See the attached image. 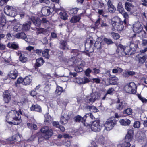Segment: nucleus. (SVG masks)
Listing matches in <instances>:
<instances>
[{"instance_id":"obj_1","label":"nucleus","mask_w":147,"mask_h":147,"mask_svg":"<svg viewBox=\"0 0 147 147\" xmlns=\"http://www.w3.org/2000/svg\"><path fill=\"white\" fill-rule=\"evenodd\" d=\"M20 113L17 111L12 110L8 112L6 116V120L10 125H18L22 121L20 114L22 115L20 109Z\"/></svg>"},{"instance_id":"obj_2","label":"nucleus","mask_w":147,"mask_h":147,"mask_svg":"<svg viewBox=\"0 0 147 147\" xmlns=\"http://www.w3.org/2000/svg\"><path fill=\"white\" fill-rule=\"evenodd\" d=\"M112 25L113 28L118 31H121L123 29V22L118 17L114 18L112 21Z\"/></svg>"},{"instance_id":"obj_3","label":"nucleus","mask_w":147,"mask_h":147,"mask_svg":"<svg viewBox=\"0 0 147 147\" xmlns=\"http://www.w3.org/2000/svg\"><path fill=\"white\" fill-rule=\"evenodd\" d=\"M134 130L129 129L126 135L124 142L122 144L121 147H130L131 144L130 142L131 141L133 137Z\"/></svg>"},{"instance_id":"obj_4","label":"nucleus","mask_w":147,"mask_h":147,"mask_svg":"<svg viewBox=\"0 0 147 147\" xmlns=\"http://www.w3.org/2000/svg\"><path fill=\"white\" fill-rule=\"evenodd\" d=\"M74 64L77 66L75 68V71L77 73L81 72L83 71L84 68L86 65L85 62L81 59L78 58L76 59L74 61Z\"/></svg>"},{"instance_id":"obj_5","label":"nucleus","mask_w":147,"mask_h":147,"mask_svg":"<svg viewBox=\"0 0 147 147\" xmlns=\"http://www.w3.org/2000/svg\"><path fill=\"white\" fill-rule=\"evenodd\" d=\"M139 51L141 53L136 56V61L140 65L143 64L146 59V55L144 53L147 51V47L144 49L140 50Z\"/></svg>"},{"instance_id":"obj_6","label":"nucleus","mask_w":147,"mask_h":147,"mask_svg":"<svg viewBox=\"0 0 147 147\" xmlns=\"http://www.w3.org/2000/svg\"><path fill=\"white\" fill-rule=\"evenodd\" d=\"M41 132L46 140H48L53 134V131L47 126L43 127L40 130Z\"/></svg>"},{"instance_id":"obj_7","label":"nucleus","mask_w":147,"mask_h":147,"mask_svg":"<svg viewBox=\"0 0 147 147\" xmlns=\"http://www.w3.org/2000/svg\"><path fill=\"white\" fill-rule=\"evenodd\" d=\"M124 89L128 93L135 94L136 92L137 86L133 82L125 85Z\"/></svg>"},{"instance_id":"obj_8","label":"nucleus","mask_w":147,"mask_h":147,"mask_svg":"<svg viewBox=\"0 0 147 147\" xmlns=\"http://www.w3.org/2000/svg\"><path fill=\"white\" fill-rule=\"evenodd\" d=\"M116 123L117 121L115 118L108 119L104 124L106 130L107 131L111 130L116 124Z\"/></svg>"},{"instance_id":"obj_9","label":"nucleus","mask_w":147,"mask_h":147,"mask_svg":"<svg viewBox=\"0 0 147 147\" xmlns=\"http://www.w3.org/2000/svg\"><path fill=\"white\" fill-rule=\"evenodd\" d=\"M100 120L98 119H96L92 123L91 128L92 131L98 132L100 131L102 126L100 125Z\"/></svg>"},{"instance_id":"obj_10","label":"nucleus","mask_w":147,"mask_h":147,"mask_svg":"<svg viewBox=\"0 0 147 147\" xmlns=\"http://www.w3.org/2000/svg\"><path fill=\"white\" fill-rule=\"evenodd\" d=\"M21 136L19 133L16 134L12 137H9L6 140L8 144H13L15 142H18L21 141Z\"/></svg>"},{"instance_id":"obj_11","label":"nucleus","mask_w":147,"mask_h":147,"mask_svg":"<svg viewBox=\"0 0 147 147\" xmlns=\"http://www.w3.org/2000/svg\"><path fill=\"white\" fill-rule=\"evenodd\" d=\"M140 42L138 40H136V42H130V46L131 49V53L132 55H133L136 53H138L139 51V47L138 44H140Z\"/></svg>"},{"instance_id":"obj_12","label":"nucleus","mask_w":147,"mask_h":147,"mask_svg":"<svg viewBox=\"0 0 147 147\" xmlns=\"http://www.w3.org/2000/svg\"><path fill=\"white\" fill-rule=\"evenodd\" d=\"M4 13L7 15L14 17L16 16V11L12 6L7 5L4 8Z\"/></svg>"},{"instance_id":"obj_13","label":"nucleus","mask_w":147,"mask_h":147,"mask_svg":"<svg viewBox=\"0 0 147 147\" xmlns=\"http://www.w3.org/2000/svg\"><path fill=\"white\" fill-rule=\"evenodd\" d=\"M95 26H97L100 25V26L103 28H107L109 26L108 25L106 22V20L102 19L100 16H98V18L95 22Z\"/></svg>"},{"instance_id":"obj_14","label":"nucleus","mask_w":147,"mask_h":147,"mask_svg":"<svg viewBox=\"0 0 147 147\" xmlns=\"http://www.w3.org/2000/svg\"><path fill=\"white\" fill-rule=\"evenodd\" d=\"M86 116L84 115L83 117L79 115L76 116L74 118V121L75 123H80L81 121L83 125L86 126Z\"/></svg>"},{"instance_id":"obj_15","label":"nucleus","mask_w":147,"mask_h":147,"mask_svg":"<svg viewBox=\"0 0 147 147\" xmlns=\"http://www.w3.org/2000/svg\"><path fill=\"white\" fill-rule=\"evenodd\" d=\"M133 30L136 33H140L142 30V26L140 23H136L133 25Z\"/></svg>"},{"instance_id":"obj_16","label":"nucleus","mask_w":147,"mask_h":147,"mask_svg":"<svg viewBox=\"0 0 147 147\" xmlns=\"http://www.w3.org/2000/svg\"><path fill=\"white\" fill-rule=\"evenodd\" d=\"M45 63V61L43 58L40 57L36 59L34 64V67L35 69L42 66Z\"/></svg>"},{"instance_id":"obj_17","label":"nucleus","mask_w":147,"mask_h":147,"mask_svg":"<svg viewBox=\"0 0 147 147\" xmlns=\"http://www.w3.org/2000/svg\"><path fill=\"white\" fill-rule=\"evenodd\" d=\"M3 100L5 103H8L11 100V96L7 90H5L3 93Z\"/></svg>"},{"instance_id":"obj_18","label":"nucleus","mask_w":147,"mask_h":147,"mask_svg":"<svg viewBox=\"0 0 147 147\" xmlns=\"http://www.w3.org/2000/svg\"><path fill=\"white\" fill-rule=\"evenodd\" d=\"M124 46L121 44H119L117 47L116 53L119 57L124 56L123 54Z\"/></svg>"},{"instance_id":"obj_19","label":"nucleus","mask_w":147,"mask_h":147,"mask_svg":"<svg viewBox=\"0 0 147 147\" xmlns=\"http://www.w3.org/2000/svg\"><path fill=\"white\" fill-rule=\"evenodd\" d=\"M59 48L63 50H65L69 49L68 45L66 41L61 40L59 42Z\"/></svg>"},{"instance_id":"obj_20","label":"nucleus","mask_w":147,"mask_h":147,"mask_svg":"<svg viewBox=\"0 0 147 147\" xmlns=\"http://www.w3.org/2000/svg\"><path fill=\"white\" fill-rule=\"evenodd\" d=\"M107 5L108 6V11L110 13H113L115 12L116 9L112 3L111 0H108Z\"/></svg>"},{"instance_id":"obj_21","label":"nucleus","mask_w":147,"mask_h":147,"mask_svg":"<svg viewBox=\"0 0 147 147\" xmlns=\"http://www.w3.org/2000/svg\"><path fill=\"white\" fill-rule=\"evenodd\" d=\"M31 20L36 26H39L41 24V20L38 17L36 18L35 16H32L31 17Z\"/></svg>"},{"instance_id":"obj_22","label":"nucleus","mask_w":147,"mask_h":147,"mask_svg":"<svg viewBox=\"0 0 147 147\" xmlns=\"http://www.w3.org/2000/svg\"><path fill=\"white\" fill-rule=\"evenodd\" d=\"M50 8L49 7H43L41 11V13L43 16H47L51 13L50 11Z\"/></svg>"},{"instance_id":"obj_23","label":"nucleus","mask_w":147,"mask_h":147,"mask_svg":"<svg viewBox=\"0 0 147 147\" xmlns=\"http://www.w3.org/2000/svg\"><path fill=\"white\" fill-rule=\"evenodd\" d=\"M30 110L32 111L41 112L42 110L40 106L38 104H32L30 107Z\"/></svg>"},{"instance_id":"obj_24","label":"nucleus","mask_w":147,"mask_h":147,"mask_svg":"<svg viewBox=\"0 0 147 147\" xmlns=\"http://www.w3.org/2000/svg\"><path fill=\"white\" fill-rule=\"evenodd\" d=\"M6 17L3 12L0 13V27H3L6 24Z\"/></svg>"},{"instance_id":"obj_25","label":"nucleus","mask_w":147,"mask_h":147,"mask_svg":"<svg viewBox=\"0 0 147 147\" xmlns=\"http://www.w3.org/2000/svg\"><path fill=\"white\" fill-rule=\"evenodd\" d=\"M70 117L68 115L65 116H62L60 118V123L62 125H65L67 123Z\"/></svg>"},{"instance_id":"obj_26","label":"nucleus","mask_w":147,"mask_h":147,"mask_svg":"<svg viewBox=\"0 0 147 147\" xmlns=\"http://www.w3.org/2000/svg\"><path fill=\"white\" fill-rule=\"evenodd\" d=\"M131 48L129 46H124L123 54L124 56L127 55L128 56L132 55L131 53Z\"/></svg>"},{"instance_id":"obj_27","label":"nucleus","mask_w":147,"mask_h":147,"mask_svg":"<svg viewBox=\"0 0 147 147\" xmlns=\"http://www.w3.org/2000/svg\"><path fill=\"white\" fill-rule=\"evenodd\" d=\"M18 74V71L16 69H14L11 70L10 74L9 76L10 78L12 79H15Z\"/></svg>"},{"instance_id":"obj_28","label":"nucleus","mask_w":147,"mask_h":147,"mask_svg":"<svg viewBox=\"0 0 147 147\" xmlns=\"http://www.w3.org/2000/svg\"><path fill=\"white\" fill-rule=\"evenodd\" d=\"M94 97L91 96H86L85 99V102L87 104H90V102H94L97 98L96 97L94 98Z\"/></svg>"},{"instance_id":"obj_29","label":"nucleus","mask_w":147,"mask_h":147,"mask_svg":"<svg viewBox=\"0 0 147 147\" xmlns=\"http://www.w3.org/2000/svg\"><path fill=\"white\" fill-rule=\"evenodd\" d=\"M118 80L115 76L111 77L109 79V83L110 84L117 85L118 83Z\"/></svg>"},{"instance_id":"obj_30","label":"nucleus","mask_w":147,"mask_h":147,"mask_svg":"<svg viewBox=\"0 0 147 147\" xmlns=\"http://www.w3.org/2000/svg\"><path fill=\"white\" fill-rule=\"evenodd\" d=\"M81 18L80 14L74 16L71 18L70 20V21L71 23H76L78 22Z\"/></svg>"},{"instance_id":"obj_31","label":"nucleus","mask_w":147,"mask_h":147,"mask_svg":"<svg viewBox=\"0 0 147 147\" xmlns=\"http://www.w3.org/2000/svg\"><path fill=\"white\" fill-rule=\"evenodd\" d=\"M31 22L28 21L26 22L22 25L23 30L27 31L30 28Z\"/></svg>"},{"instance_id":"obj_32","label":"nucleus","mask_w":147,"mask_h":147,"mask_svg":"<svg viewBox=\"0 0 147 147\" xmlns=\"http://www.w3.org/2000/svg\"><path fill=\"white\" fill-rule=\"evenodd\" d=\"M133 7V5L129 2H126L125 3V9L128 12L130 11Z\"/></svg>"},{"instance_id":"obj_33","label":"nucleus","mask_w":147,"mask_h":147,"mask_svg":"<svg viewBox=\"0 0 147 147\" xmlns=\"http://www.w3.org/2000/svg\"><path fill=\"white\" fill-rule=\"evenodd\" d=\"M102 49V45L100 43H99L97 42H96L94 45L93 51L94 49H97L98 52H101Z\"/></svg>"},{"instance_id":"obj_34","label":"nucleus","mask_w":147,"mask_h":147,"mask_svg":"<svg viewBox=\"0 0 147 147\" xmlns=\"http://www.w3.org/2000/svg\"><path fill=\"white\" fill-rule=\"evenodd\" d=\"M23 85L26 86L29 85L31 82L32 80L30 77L27 76L23 79Z\"/></svg>"},{"instance_id":"obj_35","label":"nucleus","mask_w":147,"mask_h":147,"mask_svg":"<svg viewBox=\"0 0 147 147\" xmlns=\"http://www.w3.org/2000/svg\"><path fill=\"white\" fill-rule=\"evenodd\" d=\"M125 103L123 101H121V103L116 105V109L119 110H121L125 107Z\"/></svg>"},{"instance_id":"obj_36","label":"nucleus","mask_w":147,"mask_h":147,"mask_svg":"<svg viewBox=\"0 0 147 147\" xmlns=\"http://www.w3.org/2000/svg\"><path fill=\"white\" fill-rule=\"evenodd\" d=\"M119 121L121 124L124 126L129 125L131 123V121L127 119H121Z\"/></svg>"},{"instance_id":"obj_37","label":"nucleus","mask_w":147,"mask_h":147,"mask_svg":"<svg viewBox=\"0 0 147 147\" xmlns=\"http://www.w3.org/2000/svg\"><path fill=\"white\" fill-rule=\"evenodd\" d=\"M64 92V90L62 87L57 86L55 90V93L57 96H59L61 94Z\"/></svg>"},{"instance_id":"obj_38","label":"nucleus","mask_w":147,"mask_h":147,"mask_svg":"<svg viewBox=\"0 0 147 147\" xmlns=\"http://www.w3.org/2000/svg\"><path fill=\"white\" fill-rule=\"evenodd\" d=\"M132 110L131 108H127L123 111V113L125 115V116H126L132 115Z\"/></svg>"},{"instance_id":"obj_39","label":"nucleus","mask_w":147,"mask_h":147,"mask_svg":"<svg viewBox=\"0 0 147 147\" xmlns=\"http://www.w3.org/2000/svg\"><path fill=\"white\" fill-rule=\"evenodd\" d=\"M15 37L17 38L24 39L26 37V34L23 32L17 33L15 35Z\"/></svg>"},{"instance_id":"obj_40","label":"nucleus","mask_w":147,"mask_h":147,"mask_svg":"<svg viewBox=\"0 0 147 147\" xmlns=\"http://www.w3.org/2000/svg\"><path fill=\"white\" fill-rule=\"evenodd\" d=\"M49 49H45L42 51V56L47 59H49L50 57V55L49 54Z\"/></svg>"},{"instance_id":"obj_41","label":"nucleus","mask_w":147,"mask_h":147,"mask_svg":"<svg viewBox=\"0 0 147 147\" xmlns=\"http://www.w3.org/2000/svg\"><path fill=\"white\" fill-rule=\"evenodd\" d=\"M79 9V8H72L70 9L69 11V14L71 15H74L76 14L78 11Z\"/></svg>"},{"instance_id":"obj_42","label":"nucleus","mask_w":147,"mask_h":147,"mask_svg":"<svg viewBox=\"0 0 147 147\" xmlns=\"http://www.w3.org/2000/svg\"><path fill=\"white\" fill-rule=\"evenodd\" d=\"M52 121V118L48 114L45 115V121L47 123H51Z\"/></svg>"},{"instance_id":"obj_43","label":"nucleus","mask_w":147,"mask_h":147,"mask_svg":"<svg viewBox=\"0 0 147 147\" xmlns=\"http://www.w3.org/2000/svg\"><path fill=\"white\" fill-rule=\"evenodd\" d=\"M117 10L120 13L124 12V11H125L121 2H119L118 4Z\"/></svg>"},{"instance_id":"obj_44","label":"nucleus","mask_w":147,"mask_h":147,"mask_svg":"<svg viewBox=\"0 0 147 147\" xmlns=\"http://www.w3.org/2000/svg\"><path fill=\"white\" fill-rule=\"evenodd\" d=\"M7 46L10 48L12 49L15 50H17L19 49V46L17 44L12 43H8L7 44Z\"/></svg>"},{"instance_id":"obj_45","label":"nucleus","mask_w":147,"mask_h":147,"mask_svg":"<svg viewBox=\"0 0 147 147\" xmlns=\"http://www.w3.org/2000/svg\"><path fill=\"white\" fill-rule=\"evenodd\" d=\"M134 74V72L132 71H125L123 72V76L125 78L128 77L130 75L132 76Z\"/></svg>"},{"instance_id":"obj_46","label":"nucleus","mask_w":147,"mask_h":147,"mask_svg":"<svg viewBox=\"0 0 147 147\" xmlns=\"http://www.w3.org/2000/svg\"><path fill=\"white\" fill-rule=\"evenodd\" d=\"M80 52L77 49H72L71 52L72 54V56L73 57H75L78 56L80 54Z\"/></svg>"},{"instance_id":"obj_47","label":"nucleus","mask_w":147,"mask_h":147,"mask_svg":"<svg viewBox=\"0 0 147 147\" xmlns=\"http://www.w3.org/2000/svg\"><path fill=\"white\" fill-rule=\"evenodd\" d=\"M59 15L60 16V18L61 19L64 20H66L67 19L68 16L66 12H60L59 13Z\"/></svg>"},{"instance_id":"obj_48","label":"nucleus","mask_w":147,"mask_h":147,"mask_svg":"<svg viewBox=\"0 0 147 147\" xmlns=\"http://www.w3.org/2000/svg\"><path fill=\"white\" fill-rule=\"evenodd\" d=\"M19 60L22 63H25L27 61V58L24 54L22 55L21 53L19 57Z\"/></svg>"},{"instance_id":"obj_49","label":"nucleus","mask_w":147,"mask_h":147,"mask_svg":"<svg viewBox=\"0 0 147 147\" xmlns=\"http://www.w3.org/2000/svg\"><path fill=\"white\" fill-rule=\"evenodd\" d=\"M23 78L21 77H20L17 79L16 82H15L14 86L16 87H17L18 86V84L22 83L23 85Z\"/></svg>"},{"instance_id":"obj_50","label":"nucleus","mask_w":147,"mask_h":147,"mask_svg":"<svg viewBox=\"0 0 147 147\" xmlns=\"http://www.w3.org/2000/svg\"><path fill=\"white\" fill-rule=\"evenodd\" d=\"M16 32L20 31L22 30H23V28L22 25L19 24H17L16 25L14 26Z\"/></svg>"},{"instance_id":"obj_51","label":"nucleus","mask_w":147,"mask_h":147,"mask_svg":"<svg viewBox=\"0 0 147 147\" xmlns=\"http://www.w3.org/2000/svg\"><path fill=\"white\" fill-rule=\"evenodd\" d=\"M111 34L112 37L115 40H117L119 39L120 38V36L118 33H116L114 32H112Z\"/></svg>"},{"instance_id":"obj_52","label":"nucleus","mask_w":147,"mask_h":147,"mask_svg":"<svg viewBox=\"0 0 147 147\" xmlns=\"http://www.w3.org/2000/svg\"><path fill=\"white\" fill-rule=\"evenodd\" d=\"M114 91L115 90L114 88L112 87L108 89L106 93V94H109L111 95L113 94Z\"/></svg>"},{"instance_id":"obj_53","label":"nucleus","mask_w":147,"mask_h":147,"mask_svg":"<svg viewBox=\"0 0 147 147\" xmlns=\"http://www.w3.org/2000/svg\"><path fill=\"white\" fill-rule=\"evenodd\" d=\"M103 40L105 43L107 45L111 44L113 43L111 39L107 38H104Z\"/></svg>"},{"instance_id":"obj_54","label":"nucleus","mask_w":147,"mask_h":147,"mask_svg":"<svg viewBox=\"0 0 147 147\" xmlns=\"http://www.w3.org/2000/svg\"><path fill=\"white\" fill-rule=\"evenodd\" d=\"M36 34H39L41 33H43L45 32V29L42 28H36Z\"/></svg>"},{"instance_id":"obj_55","label":"nucleus","mask_w":147,"mask_h":147,"mask_svg":"<svg viewBox=\"0 0 147 147\" xmlns=\"http://www.w3.org/2000/svg\"><path fill=\"white\" fill-rule=\"evenodd\" d=\"M104 141V138L103 136H100L98 138V142L101 144H103Z\"/></svg>"},{"instance_id":"obj_56","label":"nucleus","mask_w":147,"mask_h":147,"mask_svg":"<svg viewBox=\"0 0 147 147\" xmlns=\"http://www.w3.org/2000/svg\"><path fill=\"white\" fill-rule=\"evenodd\" d=\"M92 72V70L90 68H88L85 71V74L88 77H90L91 76L90 74Z\"/></svg>"},{"instance_id":"obj_57","label":"nucleus","mask_w":147,"mask_h":147,"mask_svg":"<svg viewBox=\"0 0 147 147\" xmlns=\"http://www.w3.org/2000/svg\"><path fill=\"white\" fill-rule=\"evenodd\" d=\"M140 125V122L138 121L134 122V127L135 128H139Z\"/></svg>"},{"instance_id":"obj_58","label":"nucleus","mask_w":147,"mask_h":147,"mask_svg":"<svg viewBox=\"0 0 147 147\" xmlns=\"http://www.w3.org/2000/svg\"><path fill=\"white\" fill-rule=\"evenodd\" d=\"M88 45V44L86 43V44H85V49L86 50V51L87 52H88L84 51L83 52V53H84V54H85L86 55L88 56H90V54L89 53L90 52H89V51L90 49H88L87 47H86V46L87 45Z\"/></svg>"},{"instance_id":"obj_59","label":"nucleus","mask_w":147,"mask_h":147,"mask_svg":"<svg viewBox=\"0 0 147 147\" xmlns=\"http://www.w3.org/2000/svg\"><path fill=\"white\" fill-rule=\"evenodd\" d=\"M42 50L41 49H36L34 50L35 53L40 56H42Z\"/></svg>"},{"instance_id":"obj_60","label":"nucleus","mask_w":147,"mask_h":147,"mask_svg":"<svg viewBox=\"0 0 147 147\" xmlns=\"http://www.w3.org/2000/svg\"><path fill=\"white\" fill-rule=\"evenodd\" d=\"M93 71H92V73L94 74H98L100 73V70L99 69H97L96 68H94L93 69Z\"/></svg>"},{"instance_id":"obj_61","label":"nucleus","mask_w":147,"mask_h":147,"mask_svg":"<svg viewBox=\"0 0 147 147\" xmlns=\"http://www.w3.org/2000/svg\"><path fill=\"white\" fill-rule=\"evenodd\" d=\"M92 80V82L94 83H96V84L100 83L101 81L100 79L98 78H93Z\"/></svg>"},{"instance_id":"obj_62","label":"nucleus","mask_w":147,"mask_h":147,"mask_svg":"<svg viewBox=\"0 0 147 147\" xmlns=\"http://www.w3.org/2000/svg\"><path fill=\"white\" fill-rule=\"evenodd\" d=\"M53 126L56 128H58L60 125L59 124L58 121H54L52 122Z\"/></svg>"},{"instance_id":"obj_63","label":"nucleus","mask_w":147,"mask_h":147,"mask_svg":"<svg viewBox=\"0 0 147 147\" xmlns=\"http://www.w3.org/2000/svg\"><path fill=\"white\" fill-rule=\"evenodd\" d=\"M85 115H86V119L87 117H89L90 118H91L92 119H95V118L93 116L92 114L91 113H87Z\"/></svg>"},{"instance_id":"obj_64","label":"nucleus","mask_w":147,"mask_h":147,"mask_svg":"<svg viewBox=\"0 0 147 147\" xmlns=\"http://www.w3.org/2000/svg\"><path fill=\"white\" fill-rule=\"evenodd\" d=\"M76 82L80 84H83V79L80 77L76 78Z\"/></svg>"}]
</instances>
